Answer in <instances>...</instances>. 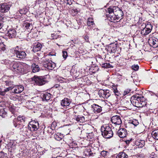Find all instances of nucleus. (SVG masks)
<instances>
[{
  "label": "nucleus",
  "mask_w": 158,
  "mask_h": 158,
  "mask_svg": "<svg viewBox=\"0 0 158 158\" xmlns=\"http://www.w3.org/2000/svg\"><path fill=\"white\" fill-rule=\"evenodd\" d=\"M28 65L25 63L15 62L11 67V69L15 74L20 73L24 74L28 72Z\"/></svg>",
  "instance_id": "1"
},
{
  "label": "nucleus",
  "mask_w": 158,
  "mask_h": 158,
  "mask_svg": "<svg viewBox=\"0 0 158 158\" xmlns=\"http://www.w3.org/2000/svg\"><path fill=\"white\" fill-rule=\"evenodd\" d=\"M31 83L34 85L41 86L47 82L46 79L44 76H38L35 75L30 79Z\"/></svg>",
  "instance_id": "2"
},
{
  "label": "nucleus",
  "mask_w": 158,
  "mask_h": 158,
  "mask_svg": "<svg viewBox=\"0 0 158 158\" xmlns=\"http://www.w3.org/2000/svg\"><path fill=\"white\" fill-rule=\"evenodd\" d=\"M101 130L102 135L104 137L109 139L113 136V132L111 128L108 126H102Z\"/></svg>",
  "instance_id": "3"
},
{
  "label": "nucleus",
  "mask_w": 158,
  "mask_h": 158,
  "mask_svg": "<svg viewBox=\"0 0 158 158\" xmlns=\"http://www.w3.org/2000/svg\"><path fill=\"white\" fill-rule=\"evenodd\" d=\"M141 30V33L142 35H146L148 34L151 32L152 28V25L150 23L148 22L147 24L142 23L140 26Z\"/></svg>",
  "instance_id": "4"
},
{
  "label": "nucleus",
  "mask_w": 158,
  "mask_h": 158,
  "mask_svg": "<svg viewBox=\"0 0 158 158\" xmlns=\"http://www.w3.org/2000/svg\"><path fill=\"white\" fill-rule=\"evenodd\" d=\"M107 11H113L114 12L115 15L116 16V19L119 21L122 19L123 16V11L118 7H110L107 9Z\"/></svg>",
  "instance_id": "5"
},
{
  "label": "nucleus",
  "mask_w": 158,
  "mask_h": 158,
  "mask_svg": "<svg viewBox=\"0 0 158 158\" xmlns=\"http://www.w3.org/2000/svg\"><path fill=\"white\" fill-rule=\"evenodd\" d=\"M14 54L15 56L19 58H25L26 56V54L25 52L23 51H20L19 47L17 46L14 48Z\"/></svg>",
  "instance_id": "6"
},
{
  "label": "nucleus",
  "mask_w": 158,
  "mask_h": 158,
  "mask_svg": "<svg viewBox=\"0 0 158 158\" xmlns=\"http://www.w3.org/2000/svg\"><path fill=\"white\" fill-rule=\"evenodd\" d=\"M12 6V3L10 2L4 3L0 4V12L2 13L7 12Z\"/></svg>",
  "instance_id": "7"
},
{
  "label": "nucleus",
  "mask_w": 158,
  "mask_h": 158,
  "mask_svg": "<svg viewBox=\"0 0 158 158\" xmlns=\"http://www.w3.org/2000/svg\"><path fill=\"white\" fill-rule=\"evenodd\" d=\"M28 125L30 129H31L32 132L37 131L39 128L38 122L35 120L30 122Z\"/></svg>",
  "instance_id": "8"
},
{
  "label": "nucleus",
  "mask_w": 158,
  "mask_h": 158,
  "mask_svg": "<svg viewBox=\"0 0 158 158\" xmlns=\"http://www.w3.org/2000/svg\"><path fill=\"white\" fill-rule=\"evenodd\" d=\"M98 94L100 97L104 98H107L110 95V91L108 89H100L98 91Z\"/></svg>",
  "instance_id": "9"
},
{
  "label": "nucleus",
  "mask_w": 158,
  "mask_h": 158,
  "mask_svg": "<svg viewBox=\"0 0 158 158\" xmlns=\"http://www.w3.org/2000/svg\"><path fill=\"white\" fill-rule=\"evenodd\" d=\"M106 11L107 13L106 15L109 20L111 22H114V21L118 22L116 18V16L115 15L114 12H113V11L110 12V11H107V9L106 10Z\"/></svg>",
  "instance_id": "10"
},
{
  "label": "nucleus",
  "mask_w": 158,
  "mask_h": 158,
  "mask_svg": "<svg viewBox=\"0 0 158 158\" xmlns=\"http://www.w3.org/2000/svg\"><path fill=\"white\" fill-rule=\"evenodd\" d=\"M139 100H141V97L139 96L135 97L132 99L131 98V102L132 104L134 106L139 107L141 104L139 103Z\"/></svg>",
  "instance_id": "11"
},
{
  "label": "nucleus",
  "mask_w": 158,
  "mask_h": 158,
  "mask_svg": "<svg viewBox=\"0 0 158 158\" xmlns=\"http://www.w3.org/2000/svg\"><path fill=\"white\" fill-rule=\"evenodd\" d=\"M91 106V110L94 113H98L102 111V107L97 104H93Z\"/></svg>",
  "instance_id": "12"
},
{
  "label": "nucleus",
  "mask_w": 158,
  "mask_h": 158,
  "mask_svg": "<svg viewBox=\"0 0 158 158\" xmlns=\"http://www.w3.org/2000/svg\"><path fill=\"white\" fill-rule=\"evenodd\" d=\"M8 30L7 32L6 33L7 35L9 38H15L17 34V32L13 28H10Z\"/></svg>",
  "instance_id": "13"
},
{
  "label": "nucleus",
  "mask_w": 158,
  "mask_h": 158,
  "mask_svg": "<svg viewBox=\"0 0 158 158\" xmlns=\"http://www.w3.org/2000/svg\"><path fill=\"white\" fill-rule=\"evenodd\" d=\"M3 82L6 86H8L6 88V90L7 91H9L12 90L14 88V87L15 86V85L14 84L13 82L9 80L3 81Z\"/></svg>",
  "instance_id": "14"
},
{
  "label": "nucleus",
  "mask_w": 158,
  "mask_h": 158,
  "mask_svg": "<svg viewBox=\"0 0 158 158\" xmlns=\"http://www.w3.org/2000/svg\"><path fill=\"white\" fill-rule=\"evenodd\" d=\"M111 121L112 123L116 125H119L122 123L120 116L115 115L113 116L111 118Z\"/></svg>",
  "instance_id": "15"
},
{
  "label": "nucleus",
  "mask_w": 158,
  "mask_h": 158,
  "mask_svg": "<svg viewBox=\"0 0 158 158\" xmlns=\"http://www.w3.org/2000/svg\"><path fill=\"white\" fill-rule=\"evenodd\" d=\"M118 136L120 138L125 137L127 135V130L124 128L120 129L117 131Z\"/></svg>",
  "instance_id": "16"
},
{
  "label": "nucleus",
  "mask_w": 158,
  "mask_h": 158,
  "mask_svg": "<svg viewBox=\"0 0 158 158\" xmlns=\"http://www.w3.org/2000/svg\"><path fill=\"white\" fill-rule=\"evenodd\" d=\"M149 44L153 48H156L158 47V39L154 37L149 40Z\"/></svg>",
  "instance_id": "17"
},
{
  "label": "nucleus",
  "mask_w": 158,
  "mask_h": 158,
  "mask_svg": "<svg viewBox=\"0 0 158 158\" xmlns=\"http://www.w3.org/2000/svg\"><path fill=\"white\" fill-rule=\"evenodd\" d=\"M13 90L12 92L16 94H19L22 92L24 90V87L22 85H15L14 87Z\"/></svg>",
  "instance_id": "18"
},
{
  "label": "nucleus",
  "mask_w": 158,
  "mask_h": 158,
  "mask_svg": "<svg viewBox=\"0 0 158 158\" xmlns=\"http://www.w3.org/2000/svg\"><path fill=\"white\" fill-rule=\"evenodd\" d=\"M108 49L111 53H115L117 50V45L116 44L111 43L109 44Z\"/></svg>",
  "instance_id": "19"
},
{
  "label": "nucleus",
  "mask_w": 158,
  "mask_h": 158,
  "mask_svg": "<svg viewBox=\"0 0 158 158\" xmlns=\"http://www.w3.org/2000/svg\"><path fill=\"white\" fill-rule=\"evenodd\" d=\"M71 101L67 98H64L61 102V105L63 106H66L69 105Z\"/></svg>",
  "instance_id": "20"
},
{
  "label": "nucleus",
  "mask_w": 158,
  "mask_h": 158,
  "mask_svg": "<svg viewBox=\"0 0 158 158\" xmlns=\"http://www.w3.org/2000/svg\"><path fill=\"white\" fill-rule=\"evenodd\" d=\"M78 123H82L85 122V118L81 115L75 116L73 118Z\"/></svg>",
  "instance_id": "21"
},
{
  "label": "nucleus",
  "mask_w": 158,
  "mask_h": 158,
  "mask_svg": "<svg viewBox=\"0 0 158 158\" xmlns=\"http://www.w3.org/2000/svg\"><path fill=\"white\" fill-rule=\"evenodd\" d=\"M42 47V45L40 43H38L34 45L33 47L32 50L35 52H37L41 50Z\"/></svg>",
  "instance_id": "22"
},
{
  "label": "nucleus",
  "mask_w": 158,
  "mask_h": 158,
  "mask_svg": "<svg viewBox=\"0 0 158 158\" xmlns=\"http://www.w3.org/2000/svg\"><path fill=\"white\" fill-rule=\"evenodd\" d=\"M51 94L49 93H45L41 95V97L43 101H48L51 98Z\"/></svg>",
  "instance_id": "23"
},
{
  "label": "nucleus",
  "mask_w": 158,
  "mask_h": 158,
  "mask_svg": "<svg viewBox=\"0 0 158 158\" xmlns=\"http://www.w3.org/2000/svg\"><path fill=\"white\" fill-rule=\"evenodd\" d=\"M23 133L27 135H29L31 134V132H32L31 129H30L28 125L27 127H23Z\"/></svg>",
  "instance_id": "24"
},
{
  "label": "nucleus",
  "mask_w": 158,
  "mask_h": 158,
  "mask_svg": "<svg viewBox=\"0 0 158 158\" xmlns=\"http://www.w3.org/2000/svg\"><path fill=\"white\" fill-rule=\"evenodd\" d=\"M54 138L57 140L60 141L63 138L64 136L60 133H57L55 134L54 135Z\"/></svg>",
  "instance_id": "25"
},
{
  "label": "nucleus",
  "mask_w": 158,
  "mask_h": 158,
  "mask_svg": "<svg viewBox=\"0 0 158 158\" xmlns=\"http://www.w3.org/2000/svg\"><path fill=\"white\" fill-rule=\"evenodd\" d=\"M32 71L33 73L38 72L40 68L39 66L35 63H33L31 65Z\"/></svg>",
  "instance_id": "26"
},
{
  "label": "nucleus",
  "mask_w": 158,
  "mask_h": 158,
  "mask_svg": "<svg viewBox=\"0 0 158 158\" xmlns=\"http://www.w3.org/2000/svg\"><path fill=\"white\" fill-rule=\"evenodd\" d=\"M13 123L15 127L18 128H20L22 126L21 124L18 121H17L16 118H15L13 120Z\"/></svg>",
  "instance_id": "27"
},
{
  "label": "nucleus",
  "mask_w": 158,
  "mask_h": 158,
  "mask_svg": "<svg viewBox=\"0 0 158 158\" xmlns=\"http://www.w3.org/2000/svg\"><path fill=\"white\" fill-rule=\"evenodd\" d=\"M17 121H18L23 126V124L26 121V118L24 116H20L18 117L16 119Z\"/></svg>",
  "instance_id": "28"
},
{
  "label": "nucleus",
  "mask_w": 158,
  "mask_h": 158,
  "mask_svg": "<svg viewBox=\"0 0 158 158\" xmlns=\"http://www.w3.org/2000/svg\"><path fill=\"white\" fill-rule=\"evenodd\" d=\"M55 64L51 60H49V62L48 63L47 68L48 69L52 70L55 67Z\"/></svg>",
  "instance_id": "29"
},
{
  "label": "nucleus",
  "mask_w": 158,
  "mask_h": 158,
  "mask_svg": "<svg viewBox=\"0 0 158 158\" xmlns=\"http://www.w3.org/2000/svg\"><path fill=\"white\" fill-rule=\"evenodd\" d=\"M152 135L154 139L158 140V129H156L152 131Z\"/></svg>",
  "instance_id": "30"
},
{
  "label": "nucleus",
  "mask_w": 158,
  "mask_h": 158,
  "mask_svg": "<svg viewBox=\"0 0 158 158\" xmlns=\"http://www.w3.org/2000/svg\"><path fill=\"white\" fill-rule=\"evenodd\" d=\"M128 156L124 152H120L118 155L117 158H127Z\"/></svg>",
  "instance_id": "31"
},
{
  "label": "nucleus",
  "mask_w": 158,
  "mask_h": 158,
  "mask_svg": "<svg viewBox=\"0 0 158 158\" xmlns=\"http://www.w3.org/2000/svg\"><path fill=\"white\" fill-rule=\"evenodd\" d=\"M128 123L132 124L135 127L136 126L139 124L138 120L135 119H131L129 121Z\"/></svg>",
  "instance_id": "32"
},
{
  "label": "nucleus",
  "mask_w": 158,
  "mask_h": 158,
  "mask_svg": "<svg viewBox=\"0 0 158 158\" xmlns=\"http://www.w3.org/2000/svg\"><path fill=\"white\" fill-rule=\"evenodd\" d=\"M23 27L27 30L32 29V25L28 22H25L23 25Z\"/></svg>",
  "instance_id": "33"
},
{
  "label": "nucleus",
  "mask_w": 158,
  "mask_h": 158,
  "mask_svg": "<svg viewBox=\"0 0 158 158\" xmlns=\"http://www.w3.org/2000/svg\"><path fill=\"white\" fill-rule=\"evenodd\" d=\"M101 65L102 67L103 68H108L113 67L111 65L107 63H102L101 64Z\"/></svg>",
  "instance_id": "34"
},
{
  "label": "nucleus",
  "mask_w": 158,
  "mask_h": 158,
  "mask_svg": "<svg viewBox=\"0 0 158 158\" xmlns=\"http://www.w3.org/2000/svg\"><path fill=\"white\" fill-rule=\"evenodd\" d=\"M137 145H138L139 148L143 147L145 144V142L144 140H140V142H137L136 143Z\"/></svg>",
  "instance_id": "35"
},
{
  "label": "nucleus",
  "mask_w": 158,
  "mask_h": 158,
  "mask_svg": "<svg viewBox=\"0 0 158 158\" xmlns=\"http://www.w3.org/2000/svg\"><path fill=\"white\" fill-rule=\"evenodd\" d=\"M87 25L89 26L93 25L94 24V21L92 18H89L88 19Z\"/></svg>",
  "instance_id": "36"
},
{
  "label": "nucleus",
  "mask_w": 158,
  "mask_h": 158,
  "mask_svg": "<svg viewBox=\"0 0 158 158\" xmlns=\"http://www.w3.org/2000/svg\"><path fill=\"white\" fill-rule=\"evenodd\" d=\"M49 60H47L46 59H45V60H43V61L42 62L41 65L43 67H44L45 68H47V66L48 64V63L49 62Z\"/></svg>",
  "instance_id": "37"
},
{
  "label": "nucleus",
  "mask_w": 158,
  "mask_h": 158,
  "mask_svg": "<svg viewBox=\"0 0 158 158\" xmlns=\"http://www.w3.org/2000/svg\"><path fill=\"white\" fill-rule=\"evenodd\" d=\"M141 101V103H140L141 105L139 107H143L146 105L147 102L144 100V98L143 97H142Z\"/></svg>",
  "instance_id": "38"
},
{
  "label": "nucleus",
  "mask_w": 158,
  "mask_h": 158,
  "mask_svg": "<svg viewBox=\"0 0 158 158\" xmlns=\"http://www.w3.org/2000/svg\"><path fill=\"white\" fill-rule=\"evenodd\" d=\"M6 90V88L4 89L0 88V94L2 96L5 95L6 92L9 91H8Z\"/></svg>",
  "instance_id": "39"
},
{
  "label": "nucleus",
  "mask_w": 158,
  "mask_h": 158,
  "mask_svg": "<svg viewBox=\"0 0 158 158\" xmlns=\"http://www.w3.org/2000/svg\"><path fill=\"white\" fill-rule=\"evenodd\" d=\"M0 62L2 64L6 65L9 64L10 63V61L8 60L5 59L4 60H1Z\"/></svg>",
  "instance_id": "40"
},
{
  "label": "nucleus",
  "mask_w": 158,
  "mask_h": 158,
  "mask_svg": "<svg viewBox=\"0 0 158 158\" xmlns=\"http://www.w3.org/2000/svg\"><path fill=\"white\" fill-rule=\"evenodd\" d=\"M114 89V92L115 95L119 96L120 95V93L118 92L117 88L115 86H114L113 88Z\"/></svg>",
  "instance_id": "41"
},
{
  "label": "nucleus",
  "mask_w": 158,
  "mask_h": 158,
  "mask_svg": "<svg viewBox=\"0 0 158 158\" xmlns=\"http://www.w3.org/2000/svg\"><path fill=\"white\" fill-rule=\"evenodd\" d=\"M27 11V9L26 8H23L19 10V12L21 14H25Z\"/></svg>",
  "instance_id": "42"
},
{
  "label": "nucleus",
  "mask_w": 158,
  "mask_h": 158,
  "mask_svg": "<svg viewBox=\"0 0 158 158\" xmlns=\"http://www.w3.org/2000/svg\"><path fill=\"white\" fill-rule=\"evenodd\" d=\"M85 154L87 156H90L91 153V151L90 149L86 150L84 152Z\"/></svg>",
  "instance_id": "43"
},
{
  "label": "nucleus",
  "mask_w": 158,
  "mask_h": 158,
  "mask_svg": "<svg viewBox=\"0 0 158 158\" xmlns=\"http://www.w3.org/2000/svg\"><path fill=\"white\" fill-rule=\"evenodd\" d=\"M6 49L4 45L2 43H0V51H4Z\"/></svg>",
  "instance_id": "44"
},
{
  "label": "nucleus",
  "mask_w": 158,
  "mask_h": 158,
  "mask_svg": "<svg viewBox=\"0 0 158 158\" xmlns=\"http://www.w3.org/2000/svg\"><path fill=\"white\" fill-rule=\"evenodd\" d=\"M108 153V152L107 151H103L101 152V154L102 156L103 157H105L107 155Z\"/></svg>",
  "instance_id": "45"
},
{
  "label": "nucleus",
  "mask_w": 158,
  "mask_h": 158,
  "mask_svg": "<svg viewBox=\"0 0 158 158\" xmlns=\"http://www.w3.org/2000/svg\"><path fill=\"white\" fill-rule=\"evenodd\" d=\"M148 158H158V156L154 152H152L150 154Z\"/></svg>",
  "instance_id": "46"
},
{
  "label": "nucleus",
  "mask_w": 158,
  "mask_h": 158,
  "mask_svg": "<svg viewBox=\"0 0 158 158\" xmlns=\"http://www.w3.org/2000/svg\"><path fill=\"white\" fill-rule=\"evenodd\" d=\"M6 19V18L3 15H2V14L0 15V21L4 23V22H5V20Z\"/></svg>",
  "instance_id": "47"
},
{
  "label": "nucleus",
  "mask_w": 158,
  "mask_h": 158,
  "mask_svg": "<svg viewBox=\"0 0 158 158\" xmlns=\"http://www.w3.org/2000/svg\"><path fill=\"white\" fill-rule=\"evenodd\" d=\"M131 91V90L130 89H127L124 91L123 93V95L125 96L127 94H128Z\"/></svg>",
  "instance_id": "48"
},
{
  "label": "nucleus",
  "mask_w": 158,
  "mask_h": 158,
  "mask_svg": "<svg viewBox=\"0 0 158 158\" xmlns=\"http://www.w3.org/2000/svg\"><path fill=\"white\" fill-rule=\"evenodd\" d=\"M131 67L135 71L139 69V66L138 65H134Z\"/></svg>",
  "instance_id": "49"
},
{
  "label": "nucleus",
  "mask_w": 158,
  "mask_h": 158,
  "mask_svg": "<svg viewBox=\"0 0 158 158\" xmlns=\"http://www.w3.org/2000/svg\"><path fill=\"white\" fill-rule=\"evenodd\" d=\"M63 56L64 58L66 59L68 56V53L66 51H63Z\"/></svg>",
  "instance_id": "50"
},
{
  "label": "nucleus",
  "mask_w": 158,
  "mask_h": 158,
  "mask_svg": "<svg viewBox=\"0 0 158 158\" xmlns=\"http://www.w3.org/2000/svg\"><path fill=\"white\" fill-rule=\"evenodd\" d=\"M132 139H128L125 140V142L126 143V144L128 145L129 144L130 142L131 141Z\"/></svg>",
  "instance_id": "51"
},
{
  "label": "nucleus",
  "mask_w": 158,
  "mask_h": 158,
  "mask_svg": "<svg viewBox=\"0 0 158 158\" xmlns=\"http://www.w3.org/2000/svg\"><path fill=\"white\" fill-rule=\"evenodd\" d=\"M9 110L12 114H14L15 110L14 107H10Z\"/></svg>",
  "instance_id": "52"
},
{
  "label": "nucleus",
  "mask_w": 158,
  "mask_h": 158,
  "mask_svg": "<svg viewBox=\"0 0 158 158\" xmlns=\"http://www.w3.org/2000/svg\"><path fill=\"white\" fill-rule=\"evenodd\" d=\"M4 156V153L2 151L0 152V158H3Z\"/></svg>",
  "instance_id": "53"
},
{
  "label": "nucleus",
  "mask_w": 158,
  "mask_h": 158,
  "mask_svg": "<svg viewBox=\"0 0 158 158\" xmlns=\"http://www.w3.org/2000/svg\"><path fill=\"white\" fill-rule=\"evenodd\" d=\"M84 39L85 40V41H86L87 42H89V37L87 35H85L84 37Z\"/></svg>",
  "instance_id": "54"
},
{
  "label": "nucleus",
  "mask_w": 158,
  "mask_h": 158,
  "mask_svg": "<svg viewBox=\"0 0 158 158\" xmlns=\"http://www.w3.org/2000/svg\"><path fill=\"white\" fill-rule=\"evenodd\" d=\"M3 23L0 21V30H1L3 26Z\"/></svg>",
  "instance_id": "55"
},
{
  "label": "nucleus",
  "mask_w": 158,
  "mask_h": 158,
  "mask_svg": "<svg viewBox=\"0 0 158 158\" xmlns=\"http://www.w3.org/2000/svg\"><path fill=\"white\" fill-rule=\"evenodd\" d=\"M66 0L67 1V4L70 5L72 4V2H71V0Z\"/></svg>",
  "instance_id": "56"
},
{
  "label": "nucleus",
  "mask_w": 158,
  "mask_h": 158,
  "mask_svg": "<svg viewBox=\"0 0 158 158\" xmlns=\"http://www.w3.org/2000/svg\"><path fill=\"white\" fill-rule=\"evenodd\" d=\"M60 85L58 84H56L55 85L54 87H55L56 88H58L59 87Z\"/></svg>",
  "instance_id": "57"
},
{
  "label": "nucleus",
  "mask_w": 158,
  "mask_h": 158,
  "mask_svg": "<svg viewBox=\"0 0 158 158\" xmlns=\"http://www.w3.org/2000/svg\"><path fill=\"white\" fill-rule=\"evenodd\" d=\"M75 12H76V13H77V9H73V10Z\"/></svg>",
  "instance_id": "58"
},
{
  "label": "nucleus",
  "mask_w": 158,
  "mask_h": 158,
  "mask_svg": "<svg viewBox=\"0 0 158 158\" xmlns=\"http://www.w3.org/2000/svg\"><path fill=\"white\" fill-rule=\"evenodd\" d=\"M142 97H141V100H139V103H141V101H142Z\"/></svg>",
  "instance_id": "59"
},
{
  "label": "nucleus",
  "mask_w": 158,
  "mask_h": 158,
  "mask_svg": "<svg viewBox=\"0 0 158 158\" xmlns=\"http://www.w3.org/2000/svg\"><path fill=\"white\" fill-rule=\"evenodd\" d=\"M130 1H136V0H129Z\"/></svg>",
  "instance_id": "60"
},
{
  "label": "nucleus",
  "mask_w": 158,
  "mask_h": 158,
  "mask_svg": "<svg viewBox=\"0 0 158 158\" xmlns=\"http://www.w3.org/2000/svg\"><path fill=\"white\" fill-rule=\"evenodd\" d=\"M151 92L152 93V94H154L156 95V94L152 92L151 91Z\"/></svg>",
  "instance_id": "61"
},
{
  "label": "nucleus",
  "mask_w": 158,
  "mask_h": 158,
  "mask_svg": "<svg viewBox=\"0 0 158 158\" xmlns=\"http://www.w3.org/2000/svg\"><path fill=\"white\" fill-rule=\"evenodd\" d=\"M55 38L54 37L53 38H52V39H54Z\"/></svg>",
  "instance_id": "62"
},
{
  "label": "nucleus",
  "mask_w": 158,
  "mask_h": 158,
  "mask_svg": "<svg viewBox=\"0 0 158 158\" xmlns=\"http://www.w3.org/2000/svg\"><path fill=\"white\" fill-rule=\"evenodd\" d=\"M2 116H3V115H1Z\"/></svg>",
  "instance_id": "63"
}]
</instances>
